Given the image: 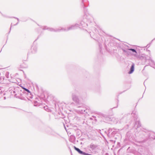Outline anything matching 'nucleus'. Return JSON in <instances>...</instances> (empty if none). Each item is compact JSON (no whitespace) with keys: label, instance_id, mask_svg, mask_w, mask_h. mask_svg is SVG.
I'll return each instance as SVG.
<instances>
[{"label":"nucleus","instance_id":"f257e3e1","mask_svg":"<svg viewBox=\"0 0 155 155\" xmlns=\"http://www.w3.org/2000/svg\"><path fill=\"white\" fill-rule=\"evenodd\" d=\"M74 149L80 154H83L85 155H91V154H86L85 153H83V152L81 151L79 148H78L75 147H74Z\"/></svg>","mask_w":155,"mask_h":155},{"label":"nucleus","instance_id":"f03ea898","mask_svg":"<svg viewBox=\"0 0 155 155\" xmlns=\"http://www.w3.org/2000/svg\"><path fill=\"white\" fill-rule=\"evenodd\" d=\"M134 70V65L133 64L131 66L130 71L129 72V74H130L133 72Z\"/></svg>","mask_w":155,"mask_h":155},{"label":"nucleus","instance_id":"7ed1b4c3","mask_svg":"<svg viewBox=\"0 0 155 155\" xmlns=\"http://www.w3.org/2000/svg\"><path fill=\"white\" fill-rule=\"evenodd\" d=\"M22 89L24 90H25V91H27V92L29 93H30V91L28 89H26V88L23 87H22Z\"/></svg>","mask_w":155,"mask_h":155},{"label":"nucleus","instance_id":"20e7f679","mask_svg":"<svg viewBox=\"0 0 155 155\" xmlns=\"http://www.w3.org/2000/svg\"><path fill=\"white\" fill-rule=\"evenodd\" d=\"M129 50L132 51H133L134 52H135V53H137V52L136 51V50L134 49L131 48V49H129Z\"/></svg>","mask_w":155,"mask_h":155}]
</instances>
